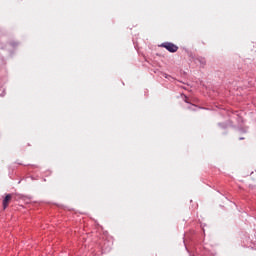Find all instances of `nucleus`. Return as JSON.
<instances>
[{"instance_id": "f257e3e1", "label": "nucleus", "mask_w": 256, "mask_h": 256, "mask_svg": "<svg viewBox=\"0 0 256 256\" xmlns=\"http://www.w3.org/2000/svg\"><path fill=\"white\" fill-rule=\"evenodd\" d=\"M160 47H164V49H167L170 53H177V51H179V47L171 42H164Z\"/></svg>"}, {"instance_id": "f03ea898", "label": "nucleus", "mask_w": 256, "mask_h": 256, "mask_svg": "<svg viewBox=\"0 0 256 256\" xmlns=\"http://www.w3.org/2000/svg\"><path fill=\"white\" fill-rule=\"evenodd\" d=\"M12 196L11 194L6 195L3 200V209H7L9 207V203H11Z\"/></svg>"}]
</instances>
